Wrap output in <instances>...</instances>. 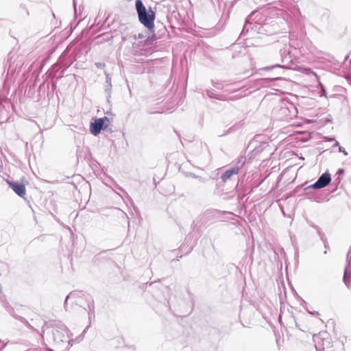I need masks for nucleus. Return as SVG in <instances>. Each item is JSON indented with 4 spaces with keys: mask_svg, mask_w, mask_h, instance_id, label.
<instances>
[{
    "mask_svg": "<svg viewBox=\"0 0 351 351\" xmlns=\"http://www.w3.org/2000/svg\"><path fill=\"white\" fill-rule=\"evenodd\" d=\"M225 85H228V86H226V88H223L224 89V92L227 93H234V92L240 90L239 87L232 88H231L232 84H226Z\"/></svg>",
    "mask_w": 351,
    "mask_h": 351,
    "instance_id": "nucleus-11",
    "label": "nucleus"
},
{
    "mask_svg": "<svg viewBox=\"0 0 351 351\" xmlns=\"http://www.w3.org/2000/svg\"><path fill=\"white\" fill-rule=\"evenodd\" d=\"M111 90H109V84L107 85L106 88V91L110 92Z\"/></svg>",
    "mask_w": 351,
    "mask_h": 351,
    "instance_id": "nucleus-30",
    "label": "nucleus"
},
{
    "mask_svg": "<svg viewBox=\"0 0 351 351\" xmlns=\"http://www.w3.org/2000/svg\"><path fill=\"white\" fill-rule=\"evenodd\" d=\"M53 341L58 346L64 348L65 351H68L73 346V342L79 343L84 338V334L86 332L88 326H87L83 331L82 334L77 337L75 340L69 339L72 335L68 328L61 322H56L53 325Z\"/></svg>",
    "mask_w": 351,
    "mask_h": 351,
    "instance_id": "nucleus-1",
    "label": "nucleus"
},
{
    "mask_svg": "<svg viewBox=\"0 0 351 351\" xmlns=\"http://www.w3.org/2000/svg\"><path fill=\"white\" fill-rule=\"evenodd\" d=\"M137 38L138 39H143L145 38V36L142 34H138L137 36Z\"/></svg>",
    "mask_w": 351,
    "mask_h": 351,
    "instance_id": "nucleus-25",
    "label": "nucleus"
},
{
    "mask_svg": "<svg viewBox=\"0 0 351 351\" xmlns=\"http://www.w3.org/2000/svg\"><path fill=\"white\" fill-rule=\"evenodd\" d=\"M296 108L287 100H279L274 109V114L279 120L288 121L295 116Z\"/></svg>",
    "mask_w": 351,
    "mask_h": 351,
    "instance_id": "nucleus-3",
    "label": "nucleus"
},
{
    "mask_svg": "<svg viewBox=\"0 0 351 351\" xmlns=\"http://www.w3.org/2000/svg\"><path fill=\"white\" fill-rule=\"evenodd\" d=\"M281 60L282 64H276L271 66H268L263 68L264 71H270L276 69V75H280L282 74L283 69H290L293 64L292 56L291 54L290 47L285 46L280 51Z\"/></svg>",
    "mask_w": 351,
    "mask_h": 351,
    "instance_id": "nucleus-4",
    "label": "nucleus"
},
{
    "mask_svg": "<svg viewBox=\"0 0 351 351\" xmlns=\"http://www.w3.org/2000/svg\"><path fill=\"white\" fill-rule=\"evenodd\" d=\"M304 73L308 75H311V74L313 75L315 77L317 81H319V76L313 71H312L310 68H305L304 69Z\"/></svg>",
    "mask_w": 351,
    "mask_h": 351,
    "instance_id": "nucleus-13",
    "label": "nucleus"
},
{
    "mask_svg": "<svg viewBox=\"0 0 351 351\" xmlns=\"http://www.w3.org/2000/svg\"><path fill=\"white\" fill-rule=\"evenodd\" d=\"M320 96H324L326 97V91L325 88H323L322 89H320Z\"/></svg>",
    "mask_w": 351,
    "mask_h": 351,
    "instance_id": "nucleus-20",
    "label": "nucleus"
},
{
    "mask_svg": "<svg viewBox=\"0 0 351 351\" xmlns=\"http://www.w3.org/2000/svg\"><path fill=\"white\" fill-rule=\"evenodd\" d=\"M313 47H311V49H309L308 50V51H305L304 49H302V48L300 49V53H301L302 54H306V53H307L308 52H309V53H313Z\"/></svg>",
    "mask_w": 351,
    "mask_h": 351,
    "instance_id": "nucleus-17",
    "label": "nucleus"
},
{
    "mask_svg": "<svg viewBox=\"0 0 351 351\" xmlns=\"http://www.w3.org/2000/svg\"><path fill=\"white\" fill-rule=\"evenodd\" d=\"M138 43L139 41L136 42L135 41L134 43H133V47H135L136 45H138Z\"/></svg>",
    "mask_w": 351,
    "mask_h": 351,
    "instance_id": "nucleus-28",
    "label": "nucleus"
},
{
    "mask_svg": "<svg viewBox=\"0 0 351 351\" xmlns=\"http://www.w3.org/2000/svg\"><path fill=\"white\" fill-rule=\"evenodd\" d=\"M16 318L18 319L19 320H20L21 322H23L27 325H29L27 321L25 318H23L21 316H17V317H16Z\"/></svg>",
    "mask_w": 351,
    "mask_h": 351,
    "instance_id": "nucleus-19",
    "label": "nucleus"
},
{
    "mask_svg": "<svg viewBox=\"0 0 351 351\" xmlns=\"http://www.w3.org/2000/svg\"><path fill=\"white\" fill-rule=\"evenodd\" d=\"M324 246H325V248H327V247H328L326 243L324 244Z\"/></svg>",
    "mask_w": 351,
    "mask_h": 351,
    "instance_id": "nucleus-34",
    "label": "nucleus"
},
{
    "mask_svg": "<svg viewBox=\"0 0 351 351\" xmlns=\"http://www.w3.org/2000/svg\"><path fill=\"white\" fill-rule=\"evenodd\" d=\"M70 297V295H67L66 299H65V301H64V306L66 307V305H67V301H68V299Z\"/></svg>",
    "mask_w": 351,
    "mask_h": 351,
    "instance_id": "nucleus-26",
    "label": "nucleus"
},
{
    "mask_svg": "<svg viewBox=\"0 0 351 351\" xmlns=\"http://www.w3.org/2000/svg\"><path fill=\"white\" fill-rule=\"evenodd\" d=\"M95 65H96V66H97V67H98V68H103V67L105 66L104 63H101V62H97V63L95 64Z\"/></svg>",
    "mask_w": 351,
    "mask_h": 351,
    "instance_id": "nucleus-23",
    "label": "nucleus"
},
{
    "mask_svg": "<svg viewBox=\"0 0 351 351\" xmlns=\"http://www.w3.org/2000/svg\"><path fill=\"white\" fill-rule=\"evenodd\" d=\"M280 77H274L272 79H270L271 80H279Z\"/></svg>",
    "mask_w": 351,
    "mask_h": 351,
    "instance_id": "nucleus-29",
    "label": "nucleus"
},
{
    "mask_svg": "<svg viewBox=\"0 0 351 351\" xmlns=\"http://www.w3.org/2000/svg\"><path fill=\"white\" fill-rule=\"evenodd\" d=\"M135 5L139 21L149 30L153 29L156 17L155 12L151 8L147 10L141 0H136Z\"/></svg>",
    "mask_w": 351,
    "mask_h": 351,
    "instance_id": "nucleus-2",
    "label": "nucleus"
},
{
    "mask_svg": "<svg viewBox=\"0 0 351 351\" xmlns=\"http://www.w3.org/2000/svg\"><path fill=\"white\" fill-rule=\"evenodd\" d=\"M207 95L210 98H215L219 100H225L223 95H216L213 91L211 90H207L206 91Z\"/></svg>",
    "mask_w": 351,
    "mask_h": 351,
    "instance_id": "nucleus-12",
    "label": "nucleus"
},
{
    "mask_svg": "<svg viewBox=\"0 0 351 351\" xmlns=\"http://www.w3.org/2000/svg\"><path fill=\"white\" fill-rule=\"evenodd\" d=\"M108 123L109 119L106 117L95 119L94 122L90 123V132L93 135L97 136L100 133L101 130H104L108 127Z\"/></svg>",
    "mask_w": 351,
    "mask_h": 351,
    "instance_id": "nucleus-6",
    "label": "nucleus"
},
{
    "mask_svg": "<svg viewBox=\"0 0 351 351\" xmlns=\"http://www.w3.org/2000/svg\"><path fill=\"white\" fill-rule=\"evenodd\" d=\"M311 313L313 315H319L318 312H313V313Z\"/></svg>",
    "mask_w": 351,
    "mask_h": 351,
    "instance_id": "nucleus-32",
    "label": "nucleus"
},
{
    "mask_svg": "<svg viewBox=\"0 0 351 351\" xmlns=\"http://www.w3.org/2000/svg\"><path fill=\"white\" fill-rule=\"evenodd\" d=\"M106 82L107 84H109V90H111L112 88V84H111V77H110L109 74H106Z\"/></svg>",
    "mask_w": 351,
    "mask_h": 351,
    "instance_id": "nucleus-15",
    "label": "nucleus"
},
{
    "mask_svg": "<svg viewBox=\"0 0 351 351\" xmlns=\"http://www.w3.org/2000/svg\"><path fill=\"white\" fill-rule=\"evenodd\" d=\"M8 184L19 196L23 197L25 195L26 189L23 184L14 182H8Z\"/></svg>",
    "mask_w": 351,
    "mask_h": 351,
    "instance_id": "nucleus-8",
    "label": "nucleus"
},
{
    "mask_svg": "<svg viewBox=\"0 0 351 351\" xmlns=\"http://www.w3.org/2000/svg\"><path fill=\"white\" fill-rule=\"evenodd\" d=\"M347 262V265L345 267L344 274H343V280L346 285L348 287L350 281V276H351V258L349 257L348 261Z\"/></svg>",
    "mask_w": 351,
    "mask_h": 351,
    "instance_id": "nucleus-9",
    "label": "nucleus"
},
{
    "mask_svg": "<svg viewBox=\"0 0 351 351\" xmlns=\"http://www.w3.org/2000/svg\"><path fill=\"white\" fill-rule=\"evenodd\" d=\"M245 160L246 159L245 157L242 156H240L233 167L226 170L221 173L220 178L221 179L222 182H226L228 180H230L232 176H237L244 166Z\"/></svg>",
    "mask_w": 351,
    "mask_h": 351,
    "instance_id": "nucleus-5",
    "label": "nucleus"
},
{
    "mask_svg": "<svg viewBox=\"0 0 351 351\" xmlns=\"http://www.w3.org/2000/svg\"><path fill=\"white\" fill-rule=\"evenodd\" d=\"M88 308H89L88 316H89V318L90 319L92 315L94 316L93 306H91L90 305H88Z\"/></svg>",
    "mask_w": 351,
    "mask_h": 351,
    "instance_id": "nucleus-18",
    "label": "nucleus"
},
{
    "mask_svg": "<svg viewBox=\"0 0 351 351\" xmlns=\"http://www.w3.org/2000/svg\"><path fill=\"white\" fill-rule=\"evenodd\" d=\"M213 86L217 89H223L228 85H225L221 82H213Z\"/></svg>",
    "mask_w": 351,
    "mask_h": 351,
    "instance_id": "nucleus-14",
    "label": "nucleus"
},
{
    "mask_svg": "<svg viewBox=\"0 0 351 351\" xmlns=\"http://www.w3.org/2000/svg\"><path fill=\"white\" fill-rule=\"evenodd\" d=\"M339 152H342L345 156H347L348 154V152L345 150V149L342 147H339Z\"/></svg>",
    "mask_w": 351,
    "mask_h": 351,
    "instance_id": "nucleus-22",
    "label": "nucleus"
},
{
    "mask_svg": "<svg viewBox=\"0 0 351 351\" xmlns=\"http://www.w3.org/2000/svg\"><path fill=\"white\" fill-rule=\"evenodd\" d=\"M246 95H247L246 93H245V94H243V95L240 94L239 95H237V96H235V97H230V99L233 100V99H239V98H241V97H242L245 96Z\"/></svg>",
    "mask_w": 351,
    "mask_h": 351,
    "instance_id": "nucleus-21",
    "label": "nucleus"
},
{
    "mask_svg": "<svg viewBox=\"0 0 351 351\" xmlns=\"http://www.w3.org/2000/svg\"><path fill=\"white\" fill-rule=\"evenodd\" d=\"M188 176H190V177H192L193 178H197V179H199V181L202 182H205V180L202 178L201 177H199V176H196L195 174L192 173H189Z\"/></svg>",
    "mask_w": 351,
    "mask_h": 351,
    "instance_id": "nucleus-16",
    "label": "nucleus"
},
{
    "mask_svg": "<svg viewBox=\"0 0 351 351\" xmlns=\"http://www.w3.org/2000/svg\"><path fill=\"white\" fill-rule=\"evenodd\" d=\"M257 12H252L245 19V24L243 27V32L246 29V31H248V28H247V23L252 24L254 21H255V17H256Z\"/></svg>",
    "mask_w": 351,
    "mask_h": 351,
    "instance_id": "nucleus-10",
    "label": "nucleus"
},
{
    "mask_svg": "<svg viewBox=\"0 0 351 351\" xmlns=\"http://www.w3.org/2000/svg\"><path fill=\"white\" fill-rule=\"evenodd\" d=\"M343 173V169H339L337 171V173L339 174H341V173Z\"/></svg>",
    "mask_w": 351,
    "mask_h": 351,
    "instance_id": "nucleus-27",
    "label": "nucleus"
},
{
    "mask_svg": "<svg viewBox=\"0 0 351 351\" xmlns=\"http://www.w3.org/2000/svg\"><path fill=\"white\" fill-rule=\"evenodd\" d=\"M331 181L330 174L328 172L324 173L317 180L309 186L308 188L315 189H320L326 186Z\"/></svg>",
    "mask_w": 351,
    "mask_h": 351,
    "instance_id": "nucleus-7",
    "label": "nucleus"
},
{
    "mask_svg": "<svg viewBox=\"0 0 351 351\" xmlns=\"http://www.w3.org/2000/svg\"><path fill=\"white\" fill-rule=\"evenodd\" d=\"M6 343H3V345L1 346L0 350H2L5 346Z\"/></svg>",
    "mask_w": 351,
    "mask_h": 351,
    "instance_id": "nucleus-31",
    "label": "nucleus"
},
{
    "mask_svg": "<svg viewBox=\"0 0 351 351\" xmlns=\"http://www.w3.org/2000/svg\"><path fill=\"white\" fill-rule=\"evenodd\" d=\"M73 6H74V8L75 9V0H73Z\"/></svg>",
    "mask_w": 351,
    "mask_h": 351,
    "instance_id": "nucleus-33",
    "label": "nucleus"
},
{
    "mask_svg": "<svg viewBox=\"0 0 351 351\" xmlns=\"http://www.w3.org/2000/svg\"><path fill=\"white\" fill-rule=\"evenodd\" d=\"M319 82V84H318V87L320 88V89H322L323 88H325L324 86L322 84V82L319 81H317Z\"/></svg>",
    "mask_w": 351,
    "mask_h": 351,
    "instance_id": "nucleus-24",
    "label": "nucleus"
}]
</instances>
